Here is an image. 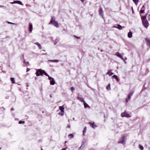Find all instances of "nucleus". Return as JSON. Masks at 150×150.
Returning a JSON list of instances; mask_svg holds the SVG:
<instances>
[{
    "label": "nucleus",
    "mask_w": 150,
    "mask_h": 150,
    "mask_svg": "<svg viewBox=\"0 0 150 150\" xmlns=\"http://www.w3.org/2000/svg\"><path fill=\"white\" fill-rule=\"evenodd\" d=\"M44 72V70L41 69H38L37 70L35 74L37 76H39L40 75L42 76Z\"/></svg>",
    "instance_id": "3"
},
{
    "label": "nucleus",
    "mask_w": 150,
    "mask_h": 150,
    "mask_svg": "<svg viewBox=\"0 0 150 150\" xmlns=\"http://www.w3.org/2000/svg\"><path fill=\"white\" fill-rule=\"evenodd\" d=\"M25 122L24 121L20 120L19 121L18 123L19 124H24Z\"/></svg>",
    "instance_id": "26"
},
{
    "label": "nucleus",
    "mask_w": 150,
    "mask_h": 150,
    "mask_svg": "<svg viewBox=\"0 0 150 150\" xmlns=\"http://www.w3.org/2000/svg\"><path fill=\"white\" fill-rule=\"evenodd\" d=\"M30 70V69L27 68L26 72H27L28 71Z\"/></svg>",
    "instance_id": "43"
},
{
    "label": "nucleus",
    "mask_w": 150,
    "mask_h": 150,
    "mask_svg": "<svg viewBox=\"0 0 150 150\" xmlns=\"http://www.w3.org/2000/svg\"><path fill=\"white\" fill-rule=\"evenodd\" d=\"M130 100L129 99V98H126V100H125V101L126 102H128V101H129V100Z\"/></svg>",
    "instance_id": "33"
},
{
    "label": "nucleus",
    "mask_w": 150,
    "mask_h": 150,
    "mask_svg": "<svg viewBox=\"0 0 150 150\" xmlns=\"http://www.w3.org/2000/svg\"><path fill=\"white\" fill-rule=\"evenodd\" d=\"M99 14L100 15H102L103 14V9L101 8H100L99 10Z\"/></svg>",
    "instance_id": "11"
},
{
    "label": "nucleus",
    "mask_w": 150,
    "mask_h": 150,
    "mask_svg": "<svg viewBox=\"0 0 150 150\" xmlns=\"http://www.w3.org/2000/svg\"><path fill=\"white\" fill-rule=\"evenodd\" d=\"M35 44L36 45H37V46H38L39 45V43H38V42H35Z\"/></svg>",
    "instance_id": "40"
},
{
    "label": "nucleus",
    "mask_w": 150,
    "mask_h": 150,
    "mask_svg": "<svg viewBox=\"0 0 150 150\" xmlns=\"http://www.w3.org/2000/svg\"><path fill=\"white\" fill-rule=\"evenodd\" d=\"M67 147L66 148L62 149L61 150H66L67 149Z\"/></svg>",
    "instance_id": "39"
},
{
    "label": "nucleus",
    "mask_w": 150,
    "mask_h": 150,
    "mask_svg": "<svg viewBox=\"0 0 150 150\" xmlns=\"http://www.w3.org/2000/svg\"><path fill=\"white\" fill-rule=\"evenodd\" d=\"M144 12V10L143 9H141L140 11V13H143Z\"/></svg>",
    "instance_id": "32"
},
{
    "label": "nucleus",
    "mask_w": 150,
    "mask_h": 150,
    "mask_svg": "<svg viewBox=\"0 0 150 150\" xmlns=\"http://www.w3.org/2000/svg\"><path fill=\"white\" fill-rule=\"evenodd\" d=\"M70 125H67V127L68 128H70Z\"/></svg>",
    "instance_id": "41"
},
{
    "label": "nucleus",
    "mask_w": 150,
    "mask_h": 150,
    "mask_svg": "<svg viewBox=\"0 0 150 150\" xmlns=\"http://www.w3.org/2000/svg\"><path fill=\"white\" fill-rule=\"evenodd\" d=\"M106 89L107 90H109L110 89V84H108L106 87Z\"/></svg>",
    "instance_id": "23"
},
{
    "label": "nucleus",
    "mask_w": 150,
    "mask_h": 150,
    "mask_svg": "<svg viewBox=\"0 0 150 150\" xmlns=\"http://www.w3.org/2000/svg\"><path fill=\"white\" fill-rule=\"evenodd\" d=\"M83 3L85 0H80Z\"/></svg>",
    "instance_id": "44"
},
{
    "label": "nucleus",
    "mask_w": 150,
    "mask_h": 150,
    "mask_svg": "<svg viewBox=\"0 0 150 150\" xmlns=\"http://www.w3.org/2000/svg\"><path fill=\"white\" fill-rule=\"evenodd\" d=\"M49 61L53 62H58V60H50Z\"/></svg>",
    "instance_id": "25"
},
{
    "label": "nucleus",
    "mask_w": 150,
    "mask_h": 150,
    "mask_svg": "<svg viewBox=\"0 0 150 150\" xmlns=\"http://www.w3.org/2000/svg\"><path fill=\"white\" fill-rule=\"evenodd\" d=\"M43 53H44V52H43ZM45 53H46L45 52Z\"/></svg>",
    "instance_id": "49"
},
{
    "label": "nucleus",
    "mask_w": 150,
    "mask_h": 150,
    "mask_svg": "<svg viewBox=\"0 0 150 150\" xmlns=\"http://www.w3.org/2000/svg\"><path fill=\"white\" fill-rule=\"evenodd\" d=\"M86 127H85L83 129V135L84 136L85 135V134L86 133Z\"/></svg>",
    "instance_id": "21"
},
{
    "label": "nucleus",
    "mask_w": 150,
    "mask_h": 150,
    "mask_svg": "<svg viewBox=\"0 0 150 150\" xmlns=\"http://www.w3.org/2000/svg\"><path fill=\"white\" fill-rule=\"evenodd\" d=\"M59 109L61 110V112H64V108L63 106H59Z\"/></svg>",
    "instance_id": "12"
},
{
    "label": "nucleus",
    "mask_w": 150,
    "mask_h": 150,
    "mask_svg": "<svg viewBox=\"0 0 150 150\" xmlns=\"http://www.w3.org/2000/svg\"><path fill=\"white\" fill-rule=\"evenodd\" d=\"M40 49L42 48V47L41 45L39 44V45L38 46Z\"/></svg>",
    "instance_id": "35"
},
{
    "label": "nucleus",
    "mask_w": 150,
    "mask_h": 150,
    "mask_svg": "<svg viewBox=\"0 0 150 150\" xmlns=\"http://www.w3.org/2000/svg\"><path fill=\"white\" fill-rule=\"evenodd\" d=\"M11 81L12 83H15L14 79V78H11Z\"/></svg>",
    "instance_id": "24"
},
{
    "label": "nucleus",
    "mask_w": 150,
    "mask_h": 150,
    "mask_svg": "<svg viewBox=\"0 0 150 150\" xmlns=\"http://www.w3.org/2000/svg\"><path fill=\"white\" fill-rule=\"evenodd\" d=\"M144 5H143V6H142V8H144Z\"/></svg>",
    "instance_id": "46"
},
{
    "label": "nucleus",
    "mask_w": 150,
    "mask_h": 150,
    "mask_svg": "<svg viewBox=\"0 0 150 150\" xmlns=\"http://www.w3.org/2000/svg\"><path fill=\"white\" fill-rule=\"evenodd\" d=\"M8 23L9 24H15V23H11L10 22H8Z\"/></svg>",
    "instance_id": "38"
},
{
    "label": "nucleus",
    "mask_w": 150,
    "mask_h": 150,
    "mask_svg": "<svg viewBox=\"0 0 150 150\" xmlns=\"http://www.w3.org/2000/svg\"><path fill=\"white\" fill-rule=\"evenodd\" d=\"M1 149V148H0V149Z\"/></svg>",
    "instance_id": "50"
},
{
    "label": "nucleus",
    "mask_w": 150,
    "mask_h": 150,
    "mask_svg": "<svg viewBox=\"0 0 150 150\" xmlns=\"http://www.w3.org/2000/svg\"><path fill=\"white\" fill-rule=\"evenodd\" d=\"M50 97L51 98V97H52V96H51V95H50Z\"/></svg>",
    "instance_id": "48"
},
{
    "label": "nucleus",
    "mask_w": 150,
    "mask_h": 150,
    "mask_svg": "<svg viewBox=\"0 0 150 150\" xmlns=\"http://www.w3.org/2000/svg\"><path fill=\"white\" fill-rule=\"evenodd\" d=\"M67 141H65V142H64V143L65 144H66V143H67Z\"/></svg>",
    "instance_id": "47"
},
{
    "label": "nucleus",
    "mask_w": 150,
    "mask_h": 150,
    "mask_svg": "<svg viewBox=\"0 0 150 150\" xmlns=\"http://www.w3.org/2000/svg\"><path fill=\"white\" fill-rule=\"evenodd\" d=\"M83 104L84 105V107L85 108H86L87 107H88L89 108H90V107L85 102L83 103Z\"/></svg>",
    "instance_id": "15"
},
{
    "label": "nucleus",
    "mask_w": 150,
    "mask_h": 150,
    "mask_svg": "<svg viewBox=\"0 0 150 150\" xmlns=\"http://www.w3.org/2000/svg\"><path fill=\"white\" fill-rule=\"evenodd\" d=\"M148 14V13L145 14V16H142L141 18L142 23L144 26L147 28L149 25V23L146 19V18Z\"/></svg>",
    "instance_id": "1"
},
{
    "label": "nucleus",
    "mask_w": 150,
    "mask_h": 150,
    "mask_svg": "<svg viewBox=\"0 0 150 150\" xmlns=\"http://www.w3.org/2000/svg\"><path fill=\"white\" fill-rule=\"evenodd\" d=\"M126 137L125 136L122 137L120 139V141L118 142V143L123 144L125 141Z\"/></svg>",
    "instance_id": "4"
},
{
    "label": "nucleus",
    "mask_w": 150,
    "mask_h": 150,
    "mask_svg": "<svg viewBox=\"0 0 150 150\" xmlns=\"http://www.w3.org/2000/svg\"><path fill=\"white\" fill-rule=\"evenodd\" d=\"M145 40L147 45L150 47V39L146 38H145Z\"/></svg>",
    "instance_id": "6"
},
{
    "label": "nucleus",
    "mask_w": 150,
    "mask_h": 150,
    "mask_svg": "<svg viewBox=\"0 0 150 150\" xmlns=\"http://www.w3.org/2000/svg\"><path fill=\"white\" fill-rule=\"evenodd\" d=\"M4 7V6L0 5V7Z\"/></svg>",
    "instance_id": "45"
},
{
    "label": "nucleus",
    "mask_w": 150,
    "mask_h": 150,
    "mask_svg": "<svg viewBox=\"0 0 150 150\" xmlns=\"http://www.w3.org/2000/svg\"><path fill=\"white\" fill-rule=\"evenodd\" d=\"M139 148L141 150H143L144 149L143 147L140 144L139 145Z\"/></svg>",
    "instance_id": "28"
},
{
    "label": "nucleus",
    "mask_w": 150,
    "mask_h": 150,
    "mask_svg": "<svg viewBox=\"0 0 150 150\" xmlns=\"http://www.w3.org/2000/svg\"><path fill=\"white\" fill-rule=\"evenodd\" d=\"M71 90L72 92H73V91L74 90L75 88L74 87H71Z\"/></svg>",
    "instance_id": "36"
},
{
    "label": "nucleus",
    "mask_w": 150,
    "mask_h": 150,
    "mask_svg": "<svg viewBox=\"0 0 150 150\" xmlns=\"http://www.w3.org/2000/svg\"><path fill=\"white\" fill-rule=\"evenodd\" d=\"M68 137L69 138L72 139L74 138V136L73 134H70L68 135Z\"/></svg>",
    "instance_id": "22"
},
{
    "label": "nucleus",
    "mask_w": 150,
    "mask_h": 150,
    "mask_svg": "<svg viewBox=\"0 0 150 150\" xmlns=\"http://www.w3.org/2000/svg\"><path fill=\"white\" fill-rule=\"evenodd\" d=\"M11 4H18L20 5H23L22 2L20 1H16L11 3Z\"/></svg>",
    "instance_id": "8"
},
{
    "label": "nucleus",
    "mask_w": 150,
    "mask_h": 150,
    "mask_svg": "<svg viewBox=\"0 0 150 150\" xmlns=\"http://www.w3.org/2000/svg\"><path fill=\"white\" fill-rule=\"evenodd\" d=\"M106 74L109 75L110 76H111L113 74V73L112 72H111L110 71H108L107 72Z\"/></svg>",
    "instance_id": "18"
},
{
    "label": "nucleus",
    "mask_w": 150,
    "mask_h": 150,
    "mask_svg": "<svg viewBox=\"0 0 150 150\" xmlns=\"http://www.w3.org/2000/svg\"><path fill=\"white\" fill-rule=\"evenodd\" d=\"M83 148V147L82 146V145H81L79 149V150H82V149Z\"/></svg>",
    "instance_id": "34"
},
{
    "label": "nucleus",
    "mask_w": 150,
    "mask_h": 150,
    "mask_svg": "<svg viewBox=\"0 0 150 150\" xmlns=\"http://www.w3.org/2000/svg\"><path fill=\"white\" fill-rule=\"evenodd\" d=\"M43 74H44V75H45V76H49V75L44 70V72L43 73Z\"/></svg>",
    "instance_id": "29"
},
{
    "label": "nucleus",
    "mask_w": 150,
    "mask_h": 150,
    "mask_svg": "<svg viewBox=\"0 0 150 150\" xmlns=\"http://www.w3.org/2000/svg\"><path fill=\"white\" fill-rule=\"evenodd\" d=\"M55 83V82L54 80V79L50 81V84L52 85H54Z\"/></svg>",
    "instance_id": "16"
},
{
    "label": "nucleus",
    "mask_w": 150,
    "mask_h": 150,
    "mask_svg": "<svg viewBox=\"0 0 150 150\" xmlns=\"http://www.w3.org/2000/svg\"><path fill=\"white\" fill-rule=\"evenodd\" d=\"M49 24H52L57 28L59 27L58 23L57 21H55V18L54 17H51V20Z\"/></svg>",
    "instance_id": "2"
},
{
    "label": "nucleus",
    "mask_w": 150,
    "mask_h": 150,
    "mask_svg": "<svg viewBox=\"0 0 150 150\" xmlns=\"http://www.w3.org/2000/svg\"><path fill=\"white\" fill-rule=\"evenodd\" d=\"M133 1L136 4H137L139 1V0H133Z\"/></svg>",
    "instance_id": "27"
},
{
    "label": "nucleus",
    "mask_w": 150,
    "mask_h": 150,
    "mask_svg": "<svg viewBox=\"0 0 150 150\" xmlns=\"http://www.w3.org/2000/svg\"><path fill=\"white\" fill-rule=\"evenodd\" d=\"M48 77V79L49 80H52V79H53L52 78V77L49 76Z\"/></svg>",
    "instance_id": "31"
},
{
    "label": "nucleus",
    "mask_w": 150,
    "mask_h": 150,
    "mask_svg": "<svg viewBox=\"0 0 150 150\" xmlns=\"http://www.w3.org/2000/svg\"><path fill=\"white\" fill-rule=\"evenodd\" d=\"M29 28L30 31L31 32L32 30L33 27L32 24L31 23H30L29 24Z\"/></svg>",
    "instance_id": "14"
},
{
    "label": "nucleus",
    "mask_w": 150,
    "mask_h": 150,
    "mask_svg": "<svg viewBox=\"0 0 150 150\" xmlns=\"http://www.w3.org/2000/svg\"><path fill=\"white\" fill-rule=\"evenodd\" d=\"M113 27L116 28L120 30L122 28V26L119 24L117 25V26H113Z\"/></svg>",
    "instance_id": "9"
},
{
    "label": "nucleus",
    "mask_w": 150,
    "mask_h": 150,
    "mask_svg": "<svg viewBox=\"0 0 150 150\" xmlns=\"http://www.w3.org/2000/svg\"><path fill=\"white\" fill-rule=\"evenodd\" d=\"M88 123L93 128H95L97 127V126L95 124L94 122L92 123L91 122H89Z\"/></svg>",
    "instance_id": "7"
},
{
    "label": "nucleus",
    "mask_w": 150,
    "mask_h": 150,
    "mask_svg": "<svg viewBox=\"0 0 150 150\" xmlns=\"http://www.w3.org/2000/svg\"><path fill=\"white\" fill-rule=\"evenodd\" d=\"M77 98L79 100H80L82 102H83L84 103V102H85V101L83 99V98H81V97H78Z\"/></svg>",
    "instance_id": "13"
},
{
    "label": "nucleus",
    "mask_w": 150,
    "mask_h": 150,
    "mask_svg": "<svg viewBox=\"0 0 150 150\" xmlns=\"http://www.w3.org/2000/svg\"><path fill=\"white\" fill-rule=\"evenodd\" d=\"M74 36L76 38H78V39H79L80 38V37H77L75 35H74Z\"/></svg>",
    "instance_id": "42"
},
{
    "label": "nucleus",
    "mask_w": 150,
    "mask_h": 150,
    "mask_svg": "<svg viewBox=\"0 0 150 150\" xmlns=\"http://www.w3.org/2000/svg\"><path fill=\"white\" fill-rule=\"evenodd\" d=\"M112 77H113L117 81H119V79H118V77H117V75H114L112 76Z\"/></svg>",
    "instance_id": "19"
},
{
    "label": "nucleus",
    "mask_w": 150,
    "mask_h": 150,
    "mask_svg": "<svg viewBox=\"0 0 150 150\" xmlns=\"http://www.w3.org/2000/svg\"><path fill=\"white\" fill-rule=\"evenodd\" d=\"M133 92H132L130 93L128 96L127 98H129V99H130L131 98V97L132 96L133 94Z\"/></svg>",
    "instance_id": "20"
},
{
    "label": "nucleus",
    "mask_w": 150,
    "mask_h": 150,
    "mask_svg": "<svg viewBox=\"0 0 150 150\" xmlns=\"http://www.w3.org/2000/svg\"><path fill=\"white\" fill-rule=\"evenodd\" d=\"M41 150H43L42 149Z\"/></svg>",
    "instance_id": "51"
},
{
    "label": "nucleus",
    "mask_w": 150,
    "mask_h": 150,
    "mask_svg": "<svg viewBox=\"0 0 150 150\" xmlns=\"http://www.w3.org/2000/svg\"><path fill=\"white\" fill-rule=\"evenodd\" d=\"M46 52L44 50H42L41 51V52L42 54H45L47 53H43V52Z\"/></svg>",
    "instance_id": "30"
},
{
    "label": "nucleus",
    "mask_w": 150,
    "mask_h": 150,
    "mask_svg": "<svg viewBox=\"0 0 150 150\" xmlns=\"http://www.w3.org/2000/svg\"><path fill=\"white\" fill-rule=\"evenodd\" d=\"M121 116L122 117H131V116L129 115L127 113L126 111L124 112H122L121 114Z\"/></svg>",
    "instance_id": "5"
},
{
    "label": "nucleus",
    "mask_w": 150,
    "mask_h": 150,
    "mask_svg": "<svg viewBox=\"0 0 150 150\" xmlns=\"http://www.w3.org/2000/svg\"><path fill=\"white\" fill-rule=\"evenodd\" d=\"M128 37L129 38H131L132 36V33L131 32H129L128 34Z\"/></svg>",
    "instance_id": "17"
},
{
    "label": "nucleus",
    "mask_w": 150,
    "mask_h": 150,
    "mask_svg": "<svg viewBox=\"0 0 150 150\" xmlns=\"http://www.w3.org/2000/svg\"><path fill=\"white\" fill-rule=\"evenodd\" d=\"M115 55L119 57L122 59H123L122 56V55L119 52H117L115 53Z\"/></svg>",
    "instance_id": "10"
},
{
    "label": "nucleus",
    "mask_w": 150,
    "mask_h": 150,
    "mask_svg": "<svg viewBox=\"0 0 150 150\" xmlns=\"http://www.w3.org/2000/svg\"><path fill=\"white\" fill-rule=\"evenodd\" d=\"M59 115H63L64 114L63 113H62H62L60 112V113H59Z\"/></svg>",
    "instance_id": "37"
}]
</instances>
